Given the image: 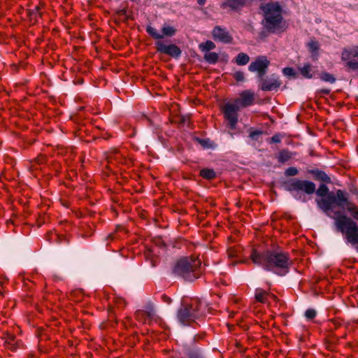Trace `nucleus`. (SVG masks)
I'll use <instances>...</instances> for the list:
<instances>
[{
	"instance_id": "1a4fd4ad",
	"label": "nucleus",
	"mask_w": 358,
	"mask_h": 358,
	"mask_svg": "<svg viewBox=\"0 0 358 358\" xmlns=\"http://www.w3.org/2000/svg\"><path fill=\"white\" fill-rule=\"evenodd\" d=\"M239 106L234 103H227L223 108L225 119L229 122L230 128L234 129L238 122V112Z\"/></svg>"
},
{
	"instance_id": "20e7f679",
	"label": "nucleus",
	"mask_w": 358,
	"mask_h": 358,
	"mask_svg": "<svg viewBox=\"0 0 358 358\" xmlns=\"http://www.w3.org/2000/svg\"><path fill=\"white\" fill-rule=\"evenodd\" d=\"M201 260L196 257H184L176 262L173 273L185 280L191 282L201 275Z\"/></svg>"
},
{
	"instance_id": "2f4dec72",
	"label": "nucleus",
	"mask_w": 358,
	"mask_h": 358,
	"mask_svg": "<svg viewBox=\"0 0 358 358\" xmlns=\"http://www.w3.org/2000/svg\"><path fill=\"white\" fill-rule=\"evenodd\" d=\"M305 316L308 320H312L316 316V311L314 309H308L305 313Z\"/></svg>"
},
{
	"instance_id": "9d476101",
	"label": "nucleus",
	"mask_w": 358,
	"mask_h": 358,
	"mask_svg": "<svg viewBox=\"0 0 358 358\" xmlns=\"http://www.w3.org/2000/svg\"><path fill=\"white\" fill-rule=\"evenodd\" d=\"M212 36L215 41L223 43H231L233 38L226 28L221 26H215L212 31Z\"/></svg>"
},
{
	"instance_id": "393cba45",
	"label": "nucleus",
	"mask_w": 358,
	"mask_h": 358,
	"mask_svg": "<svg viewBox=\"0 0 358 358\" xmlns=\"http://www.w3.org/2000/svg\"><path fill=\"white\" fill-rule=\"evenodd\" d=\"M250 61L249 56L243 52L238 54L235 59V62L238 65L243 66L247 64Z\"/></svg>"
},
{
	"instance_id": "0eeeda50",
	"label": "nucleus",
	"mask_w": 358,
	"mask_h": 358,
	"mask_svg": "<svg viewBox=\"0 0 358 358\" xmlns=\"http://www.w3.org/2000/svg\"><path fill=\"white\" fill-rule=\"evenodd\" d=\"M341 58L343 62H345V67L358 72V61L355 60V59H358V45L344 48Z\"/></svg>"
},
{
	"instance_id": "473e14b6",
	"label": "nucleus",
	"mask_w": 358,
	"mask_h": 358,
	"mask_svg": "<svg viewBox=\"0 0 358 358\" xmlns=\"http://www.w3.org/2000/svg\"><path fill=\"white\" fill-rule=\"evenodd\" d=\"M282 72L287 76H295L294 70L291 67L284 68L282 70Z\"/></svg>"
},
{
	"instance_id": "ea45409f",
	"label": "nucleus",
	"mask_w": 358,
	"mask_h": 358,
	"mask_svg": "<svg viewBox=\"0 0 358 358\" xmlns=\"http://www.w3.org/2000/svg\"><path fill=\"white\" fill-rule=\"evenodd\" d=\"M322 92L325 94H328L330 92L329 90H322Z\"/></svg>"
},
{
	"instance_id": "f3484780",
	"label": "nucleus",
	"mask_w": 358,
	"mask_h": 358,
	"mask_svg": "<svg viewBox=\"0 0 358 358\" xmlns=\"http://www.w3.org/2000/svg\"><path fill=\"white\" fill-rule=\"evenodd\" d=\"M308 173H310L316 180L326 183H331V182L330 177H329L323 171L319 169H311L308 171Z\"/></svg>"
},
{
	"instance_id": "9b49d317",
	"label": "nucleus",
	"mask_w": 358,
	"mask_h": 358,
	"mask_svg": "<svg viewBox=\"0 0 358 358\" xmlns=\"http://www.w3.org/2000/svg\"><path fill=\"white\" fill-rule=\"evenodd\" d=\"M156 45L157 51L161 53L168 55L175 58L179 57L181 55L182 52L180 49L176 45H165L162 41H157Z\"/></svg>"
},
{
	"instance_id": "e433bc0d",
	"label": "nucleus",
	"mask_w": 358,
	"mask_h": 358,
	"mask_svg": "<svg viewBox=\"0 0 358 358\" xmlns=\"http://www.w3.org/2000/svg\"><path fill=\"white\" fill-rule=\"evenodd\" d=\"M162 299L164 303H166L168 304L171 303L172 301L171 299L166 294H163L162 296Z\"/></svg>"
},
{
	"instance_id": "bb28decb",
	"label": "nucleus",
	"mask_w": 358,
	"mask_h": 358,
	"mask_svg": "<svg viewBox=\"0 0 358 358\" xmlns=\"http://www.w3.org/2000/svg\"><path fill=\"white\" fill-rule=\"evenodd\" d=\"M146 31L155 39H161V38H163V35L159 34L157 31V29H155V28H153V27H152L150 26H148L146 28Z\"/></svg>"
},
{
	"instance_id": "37998d69",
	"label": "nucleus",
	"mask_w": 358,
	"mask_h": 358,
	"mask_svg": "<svg viewBox=\"0 0 358 358\" xmlns=\"http://www.w3.org/2000/svg\"><path fill=\"white\" fill-rule=\"evenodd\" d=\"M0 295L3 296V293L0 290Z\"/></svg>"
},
{
	"instance_id": "ddd939ff",
	"label": "nucleus",
	"mask_w": 358,
	"mask_h": 358,
	"mask_svg": "<svg viewBox=\"0 0 358 358\" xmlns=\"http://www.w3.org/2000/svg\"><path fill=\"white\" fill-rule=\"evenodd\" d=\"M255 101V93L250 90L243 91L239 98L234 101V103L239 107L245 108L253 104Z\"/></svg>"
},
{
	"instance_id": "39448f33",
	"label": "nucleus",
	"mask_w": 358,
	"mask_h": 358,
	"mask_svg": "<svg viewBox=\"0 0 358 358\" xmlns=\"http://www.w3.org/2000/svg\"><path fill=\"white\" fill-rule=\"evenodd\" d=\"M203 315L201 301L191 299L189 302L183 301L178 311V319L184 325H189Z\"/></svg>"
},
{
	"instance_id": "2eb2a0df",
	"label": "nucleus",
	"mask_w": 358,
	"mask_h": 358,
	"mask_svg": "<svg viewBox=\"0 0 358 358\" xmlns=\"http://www.w3.org/2000/svg\"><path fill=\"white\" fill-rule=\"evenodd\" d=\"M194 338L190 340L189 343H185L184 342H182L181 350L185 355L188 357V358H200L201 355L199 350L194 347Z\"/></svg>"
},
{
	"instance_id": "f03ea898",
	"label": "nucleus",
	"mask_w": 358,
	"mask_h": 358,
	"mask_svg": "<svg viewBox=\"0 0 358 358\" xmlns=\"http://www.w3.org/2000/svg\"><path fill=\"white\" fill-rule=\"evenodd\" d=\"M263 13L262 25L263 29L259 33V38L264 41L269 34H280L285 32L288 24L282 15V8L278 1L262 4Z\"/></svg>"
},
{
	"instance_id": "a19ab883",
	"label": "nucleus",
	"mask_w": 358,
	"mask_h": 358,
	"mask_svg": "<svg viewBox=\"0 0 358 358\" xmlns=\"http://www.w3.org/2000/svg\"><path fill=\"white\" fill-rule=\"evenodd\" d=\"M120 12H122V13H125L126 10H122Z\"/></svg>"
},
{
	"instance_id": "cd10ccee",
	"label": "nucleus",
	"mask_w": 358,
	"mask_h": 358,
	"mask_svg": "<svg viewBox=\"0 0 358 358\" xmlns=\"http://www.w3.org/2000/svg\"><path fill=\"white\" fill-rule=\"evenodd\" d=\"M162 34L164 36H172L176 34V30L171 26H164L162 29Z\"/></svg>"
},
{
	"instance_id": "aec40b11",
	"label": "nucleus",
	"mask_w": 358,
	"mask_h": 358,
	"mask_svg": "<svg viewBox=\"0 0 358 358\" xmlns=\"http://www.w3.org/2000/svg\"><path fill=\"white\" fill-rule=\"evenodd\" d=\"M5 345L8 349L15 350L17 345L15 336L14 334H8L5 337Z\"/></svg>"
},
{
	"instance_id": "f8f14e48",
	"label": "nucleus",
	"mask_w": 358,
	"mask_h": 358,
	"mask_svg": "<svg viewBox=\"0 0 358 358\" xmlns=\"http://www.w3.org/2000/svg\"><path fill=\"white\" fill-rule=\"evenodd\" d=\"M261 85L260 88L262 91H273L278 89L282 83L278 77L275 75H272L271 77L264 78H259Z\"/></svg>"
},
{
	"instance_id": "6ab92c4d",
	"label": "nucleus",
	"mask_w": 358,
	"mask_h": 358,
	"mask_svg": "<svg viewBox=\"0 0 358 358\" xmlns=\"http://www.w3.org/2000/svg\"><path fill=\"white\" fill-rule=\"evenodd\" d=\"M268 292L264 291L261 288H257L255 290V299L262 303H268Z\"/></svg>"
},
{
	"instance_id": "a878e982",
	"label": "nucleus",
	"mask_w": 358,
	"mask_h": 358,
	"mask_svg": "<svg viewBox=\"0 0 358 358\" xmlns=\"http://www.w3.org/2000/svg\"><path fill=\"white\" fill-rule=\"evenodd\" d=\"M215 48V44L211 41H206L199 44V49L203 52H208L210 50Z\"/></svg>"
},
{
	"instance_id": "4468645a",
	"label": "nucleus",
	"mask_w": 358,
	"mask_h": 358,
	"mask_svg": "<svg viewBox=\"0 0 358 358\" xmlns=\"http://www.w3.org/2000/svg\"><path fill=\"white\" fill-rule=\"evenodd\" d=\"M247 3V0H225L220 4V8L223 10L229 9L231 11H240Z\"/></svg>"
},
{
	"instance_id": "58836bf2",
	"label": "nucleus",
	"mask_w": 358,
	"mask_h": 358,
	"mask_svg": "<svg viewBox=\"0 0 358 358\" xmlns=\"http://www.w3.org/2000/svg\"><path fill=\"white\" fill-rule=\"evenodd\" d=\"M197 3L200 6H203L206 3V0H196Z\"/></svg>"
},
{
	"instance_id": "a211bd4d",
	"label": "nucleus",
	"mask_w": 358,
	"mask_h": 358,
	"mask_svg": "<svg viewBox=\"0 0 358 358\" xmlns=\"http://www.w3.org/2000/svg\"><path fill=\"white\" fill-rule=\"evenodd\" d=\"M294 155L295 153L290 152L287 149H282L278 152L276 158L278 162L284 164L292 158Z\"/></svg>"
},
{
	"instance_id": "c03bdc74",
	"label": "nucleus",
	"mask_w": 358,
	"mask_h": 358,
	"mask_svg": "<svg viewBox=\"0 0 358 358\" xmlns=\"http://www.w3.org/2000/svg\"><path fill=\"white\" fill-rule=\"evenodd\" d=\"M357 293H358V287H357Z\"/></svg>"
},
{
	"instance_id": "4c0bfd02",
	"label": "nucleus",
	"mask_w": 358,
	"mask_h": 358,
	"mask_svg": "<svg viewBox=\"0 0 358 358\" xmlns=\"http://www.w3.org/2000/svg\"><path fill=\"white\" fill-rule=\"evenodd\" d=\"M270 300H273V301H277L278 299L276 297L275 295H274L273 294H271V293H269L268 292V303H269V301Z\"/></svg>"
},
{
	"instance_id": "c9c22d12",
	"label": "nucleus",
	"mask_w": 358,
	"mask_h": 358,
	"mask_svg": "<svg viewBox=\"0 0 358 358\" xmlns=\"http://www.w3.org/2000/svg\"><path fill=\"white\" fill-rule=\"evenodd\" d=\"M262 134V131L255 130L250 133V137L253 140H257V137Z\"/></svg>"
},
{
	"instance_id": "79ce46f5",
	"label": "nucleus",
	"mask_w": 358,
	"mask_h": 358,
	"mask_svg": "<svg viewBox=\"0 0 358 358\" xmlns=\"http://www.w3.org/2000/svg\"><path fill=\"white\" fill-rule=\"evenodd\" d=\"M150 251H149V252H148L146 253V256H147V257H148V255H150Z\"/></svg>"
},
{
	"instance_id": "7ed1b4c3",
	"label": "nucleus",
	"mask_w": 358,
	"mask_h": 358,
	"mask_svg": "<svg viewBox=\"0 0 358 358\" xmlns=\"http://www.w3.org/2000/svg\"><path fill=\"white\" fill-rule=\"evenodd\" d=\"M250 258L254 264L280 276L289 272L292 264L289 254L281 250H268L258 252L253 250Z\"/></svg>"
},
{
	"instance_id": "423d86ee",
	"label": "nucleus",
	"mask_w": 358,
	"mask_h": 358,
	"mask_svg": "<svg viewBox=\"0 0 358 358\" xmlns=\"http://www.w3.org/2000/svg\"><path fill=\"white\" fill-rule=\"evenodd\" d=\"M285 189L292 192H303L307 194H312L315 192V185L309 180L292 179L285 182Z\"/></svg>"
},
{
	"instance_id": "5701e85b",
	"label": "nucleus",
	"mask_w": 358,
	"mask_h": 358,
	"mask_svg": "<svg viewBox=\"0 0 358 358\" xmlns=\"http://www.w3.org/2000/svg\"><path fill=\"white\" fill-rule=\"evenodd\" d=\"M200 176L207 180H212L216 177V173L213 169H203L200 171Z\"/></svg>"
},
{
	"instance_id": "b1692460",
	"label": "nucleus",
	"mask_w": 358,
	"mask_h": 358,
	"mask_svg": "<svg viewBox=\"0 0 358 358\" xmlns=\"http://www.w3.org/2000/svg\"><path fill=\"white\" fill-rule=\"evenodd\" d=\"M242 251L239 245L229 247L227 250V254L229 258L239 257Z\"/></svg>"
},
{
	"instance_id": "f704fd0d",
	"label": "nucleus",
	"mask_w": 358,
	"mask_h": 358,
	"mask_svg": "<svg viewBox=\"0 0 358 358\" xmlns=\"http://www.w3.org/2000/svg\"><path fill=\"white\" fill-rule=\"evenodd\" d=\"M281 138H282V136L281 134H275L274 136H273L270 139H269V142L270 143H280L281 141Z\"/></svg>"
},
{
	"instance_id": "4be33fe9",
	"label": "nucleus",
	"mask_w": 358,
	"mask_h": 358,
	"mask_svg": "<svg viewBox=\"0 0 358 358\" xmlns=\"http://www.w3.org/2000/svg\"><path fill=\"white\" fill-rule=\"evenodd\" d=\"M203 59L208 64H214L217 62L219 55L214 52H208L204 54Z\"/></svg>"
},
{
	"instance_id": "72a5a7b5",
	"label": "nucleus",
	"mask_w": 358,
	"mask_h": 358,
	"mask_svg": "<svg viewBox=\"0 0 358 358\" xmlns=\"http://www.w3.org/2000/svg\"><path fill=\"white\" fill-rule=\"evenodd\" d=\"M234 78L237 82H241L244 80V73L242 71H236L234 74Z\"/></svg>"
},
{
	"instance_id": "dca6fc26",
	"label": "nucleus",
	"mask_w": 358,
	"mask_h": 358,
	"mask_svg": "<svg viewBox=\"0 0 358 358\" xmlns=\"http://www.w3.org/2000/svg\"><path fill=\"white\" fill-rule=\"evenodd\" d=\"M155 313L153 310H150L148 312L142 310H138L135 313L136 319L143 324L150 323Z\"/></svg>"
},
{
	"instance_id": "7c9ffc66",
	"label": "nucleus",
	"mask_w": 358,
	"mask_h": 358,
	"mask_svg": "<svg viewBox=\"0 0 358 358\" xmlns=\"http://www.w3.org/2000/svg\"><path fill=\"white\" fill-rule=\"evenodd\" d=\"M308 48L310 52H315L319 50V43L315 41H311L308 43Z\"/></svg>"
},
{
	"instance_id": "6e6552de",
	"label": "nucleus",
	"mask_w": 358,
	"mask_h": 358,
	"mask_svg": "<svg viewBox=\"0 0 358 358\" xmlns=\"http://www.w3.org/2000/svg\"><path fill=\"white\" fill-rule=\"evenodd\" d=\"M269 64V60L265 56H262L250 63L248 69L252 72H257L259 78H262L264 77Z\"/></svg>"
},
{
	"instance_id": "f257e3e1",
	"label": "nucleus",
	"mask_w": 358,
	"mask_h": 358,
	"mask_svg": "<svg viewBox=\"0 0 358 358\" xmlns=\"http://www.w3.org/2000/svg\"><path fill=\"white\" fill-rule=\"evenodd\" d=\"M316 194L322 197L316 199L318 207L329 217L334 220L338 231L342 233L348 243L358 244V207L348 200L347 192L338 189L329 192L324 184L320 185Z\"/></svg>"
},
{
	"instance_id": "c85d7f7f",
	"label": "nucleus",
	"mask_w": 358,
	"mask_h": 358,
	"mask_svg": "<svg viewBox=\"0 0 358 358\" xmlns=\"http://www.w3.org/2000/svg\"><path fill=\"white\" fill-rule=\"evenodd\" d=\"M320 78L322 80L330 83H334L336 81L335 77L332 74L327 72L322 73L320 75Z\"/></svg>"
},
{
	"instance_id": "412c9836",
	"label": "nucleus",
	"mask_w": 358,
	"mask_h": 358,
	"mask_svg": "<svg viewBox=\"0 0 358 358\" xmlns=\"http://www.w3.org/2000/svg\"><path fill=\"white\" fill-rule=\"evenodd\" d=\"M301 74L306 78H313V66L310 64H306L303 66L299 68Z\"/></svg>"
},
{
	"instance_id": "c756f323",
	"label": "nucleus",
	"mask_w": 358,
	"mask_h": 358,
	"mask_svg": "<svg viewBox=\"0 0 358 358\" xmlns=\"http://www.w3.org/2000/svg\"><path fill=\"white\" fill-rule=\"evenodd\" d=\"M299 171L296 167H289L285 171L286 176H295L298 174Z\"/></svg>"
}]
</instances>
